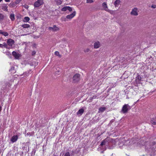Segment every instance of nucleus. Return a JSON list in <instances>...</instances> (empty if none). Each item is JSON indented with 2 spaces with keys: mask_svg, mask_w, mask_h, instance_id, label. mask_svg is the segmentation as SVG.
I'll use <instances>...</instances> for the list:
<instances>
[{
  "mask_svg": "<svg viewBox=\"0 0 156 156\" xmlns=\"http://www.w3.org/2000/svg\"><path fill=\"white\" fill-rule=\"evenodd\" d=\"M106 110V108L105 107H101L99 109V111L101 112H103Z\"/></svg>",
  "mask_w": 156,
  "mask_h": 156,
  "instance_id": "24",
  "label": "nucleus"
},
{
  "mask_svg": "<svg viewBox=\"0 0 156 156\" xmlns=\"http://www.w3.org/2000/svg\"><path fill=\"white\" fill-rule=\"evenodd\" d=\"M102 5L103 7V8L106 11H107L108 12H110V10H109L108 9V7L107 6V4L106 2H103L102 4Z\"/></svg>",
  "mask_w": 156,
  "mask_h": 156,
  "instance_id": "11",
  "label": "nucleus"
},
{
  "mask_svg": "<svg viewBox=\"0 0 156 156\" xmlns=\"http://www.w3.org/2000/svg\"><path fill=\"white\" fill-rule=\"evenodd\" d=\"M55 54L56 55L58 56L59 55V53L58 51H55Z\"/></svg>",
  "mask_w": 156,
  "mask_h": 156,
  "instance_id": "30",
  "label": "nucleus"
},
{
  "mask_svg": "<svg viewBox=\"0 0 156 156\" xmlns=\"http://www.w3.org/2000/svg\"><path fill=\"white\" fill-rule=\"evenodd\" d=\"M105 140L106 142H107V143H108L109 142H112V139L109 137H107L105 139Z\"/></svg>",
  "mask_w": 156,
  "mask_h": 156,
  "instance_id": "18",
  "label": "nucleus"
},
{
  "mask_svg": "<svg viewBox=\"0 0 156 156\" xmlns=\"http://www.w3.org/2000/svg\"><path fill=\"white\" fill-rule=\"evenodd\" d=\"M0 47L2 48H3V45H2V44H0Z\"/></svg>",
  "mask_w": 156,
  "mask_h": 156,
  "instance_id": "35",
  "label": "nucleus"
},
{
  "mask_svg": "<svg viewBox=\"0 0 156 156\" xmlns=\"http://www.w3.org/2000/svg\"><path fill=\"white\" fill-rule=\"evenodd\" d=\"M108 148H109V149H111L112 148H111V147H108Z\"/></svg>",
  "mask_w": 156,
  "mask_h": 156,
  "instance_id": "43",
  "label": "nucleus"
},
{
  "mask_svg": "<svg viewBox=\"0 0 156 156\" xmlns=\"http://www.w3.org/2000/svg\"><path fill=\"white\" fill-rule=\"evenodd\" d=\"M21 26L23 28H26L29 27H30V25L29 24H25L22 25Z\"/></svg>",
  "mask_w": 156,
  "mask_h": 156,
  "instance_id": "21",
  "label": "nucleus"
},
{
  "mask_svg": "<svg viewBox=\"0 0 156 156\" xmlns=\"http://www.w3.org/2000/svg\"><path fill=\"white\" fill-rule=\"evenodd\" d=\"M76 12L74 11L70 15H68L66 16V18L69 19H71L73 18L76 15Z\"/></svg>",
  "mask_w": 156,
  "mask_h": 156,
  "instance_id": "9",
  "label": "nucleus"
},
{
  "mask_svg": "<svg viewBox=\"0 0 156 156\" xmlns=\"http://www.w3.org/2000/svg\"><path fill=\"white\" fill-rule=\"evenodd\" d=\"M30 65H31V66H33V65H36V63L35 62H34V65L33 64H31H31Z\"/></svg>",
  "mask_w": 156,
  "mask_h": 156,
  "instance_id": "42",
  "label": "nucleus"
},
{
  "mask_svg": "<svg viewBox=\"0 0 156 156\" xmlns=\"http://www.w3.org/2000/svg\"><path fill=\"white\" fill-rule=\"evenodd\" d=\"M44 2L42 0H38L34 3V7H38L41 5L43 4Z\"/></svg>",
  "mask_w": 156,
  "mask_h": 156,
  "instance_id": "4",
  "label": "nucleus"
},
{
  "mask_svg": "<svg viewBox=\"0 0 156 156\" xmlns=\"http://www.w3.org/2000/svg\"><path fill=\"white\" fill-rule=\"evenodd\" d=\"M5 0L6 2H10V0Z\"/></svg>",
  "mask_w": 156,
  "mask_h": 156,
  "instance_id": "40",
  "label": "nucleus"
},
{
  "mask_svg": "<svg viewBox=\"0 0 156 156\" xmlns=\"http://www.w3.org/2000/svg\"><path fill=\"white\" fill-rule=\"evenodd\" d=\"M142 77L139 75H138L136 77V80L137 82H139L141 80Z\"/></svg>",
  "mask_w": 156,
  "mask_h": 156,
  "instance_id": "16",
  "label": "nucleus"
},
{
  "mask_svg": "<svg viewBox=\"0 0 156 156\" xmlns=\"http://www.w3.org/2000/svg\"><path fill=\"white\" fill-rule=\"evenodd\" d=\"M87 3H91L92 2V0H87Z\"/></svg>",
  "mask_w": 156,
  "mask_h": 156,
  "instance_id": "34",
  "label": "nucleus"
},
{
  "mask_svg": "<svg viewBox=\"0 0 156 156\" xmlns=\"http://www.w3.org/2000/svg\"><path fill=\"white\" fill-rule=\"evenodd\" d=\"M2 45H3V48H9V47L8 45L5 43H3Z\"/></svg>",
  "mask_w": 156,
  "mask_h": 156,
  "instance_id": "28",
  "label": "nucleus"
},
{
  "mask_svg": "<svg viewBox=\"0 0 156 156\" xmlns=\"http://www.w3.org/2000/svg\"><path fill=\"white\" fill-rule=\"evenodd\" d=\"M2 0H0V2H1Z\"/></svg>",
  "mask_w": 156,
  "mask_h": 156,
  "instance_id": "44",
  "label": "nucleus"
},
{
  "mask_svg": "<svg viewBox=\"0 0 156 156\" xmlns=\"http://www.w3.org/2000/svg\"><path fill=\"white\" fill-rule=\"evenodd\" d=\"M64 156H70V154L69 152L66 153Z\"/></svg>",
  "mask_w": 156,
  "mask_h": 156,
  "instance_id": "31",
  "label": "nucleus"
},
{
  "mask_svg": "<svg viewBox=\"0 0 156 156\" xmlns=\"http://www.w3.org/2000/svg\"><path fill=\"white\" fill-rule=\"evenodd\" d=\"M151 7L153 8H156V5H152L151 6Z\"/></svg>",
  "mask_w": 156,
  "mask_h": 156,
  "instance_id": "36",
  "label": "nucleus"
},
{
  "mask_svg": "<svg viewBox=\"0 0 156 156\" xmlns=\"http://www.w3.org/2000/svg\"><path fill=\"white\" fill-rule=\"evenodd\" d=\"M5 16L2 14L0 13V20H4Z\"/></svg>",
  "mask_w": 156,
  "mask_h": 156,
  "instance_id": "27",
  "label": "nucleus"
},
{
  "mask_svg": "<svg viewBox=\"0 0 156 156\" xmlns=\"http://www.w3.org/2000/svg\"><path fill=\"white\" fill-rule=\"evenodd\" d=\"M96 96H94L92 98V99H95L96 98Z\"/></svg>",
  "mask_w": 156,
  "mask_h": 156,
  "instance_id": "37",
  "label": "nucleus"
},
{
  "mask_svg": "<svg viewBox=\"0 0 156 156\" xmlns=\"http://www.w3.org/2000/svg\"><path fill=\"white\" fill-rule=\"evenodd\" d=\"M18 136L17 135H14L13 136L10 140L12 143L16 142L18 140Z\"/></svg>",
  "mask_w": 156,
  "mask_h": 156,
  "instance_id": "10",
  "label": "nucleus"
},
{
  "mask_svg": "<svg viewBox=\"0 0 156 156\" xmlns=\"http://www.w3.org/2000/svg\"><path fill=\"white\" fill-rule=\"evenodd\" d=\"M121 2L120 0H116L114 3V5L115 7L117 6Z\"/></svg>",
  "mask_w": 156,
  "mask_h": 156,
  "instance_id": "17",
  "label": "nucleus"
},
{
  "mask_svg": "<svg viewBox=\"0 0 156 156\" xmlns=\"http://www.w3.org/2000/svg\"><path fill=\"white\" fill-rule=\"evenodd\" d=\"M106 148H105V150H106Z\"/></svg>",
  "mask_w": 156,
  "mask_h": 156,
  "instance_id": "46",
  "label": "nucleus"
},
{
  "mask_svg": "<svg viewBox=\"0 0 156 156\" xmlns=\"http://www.w3.org/2000/svg\"><path fill=\"white\" fill-rule=\"evenodd\" d=\"M84 111V110L83 108L80 109L76 112V114L77 115H81L83 113Z\"/></svg>",
  "mask_w": 156,
  "mask_h": 156,
  "instance_id": "13",
  "label": "nucleus"
},
{
  "mask_svg": "<svg viewBox=\"0 0 156 156\" xmlns=\"http://www.w3.org/2000/svg\"><path fill=\"white\" fill-rule=\"evenodd\" d=\"M58 72H60V71H58Z\"/></svg>",
  "mask_w": 156,
  "mask_h": 156,
  "instance_id": "45",
  "label": "nucleus"
},
{
  "mask_svg": "<svg viewBox=\"0 0 156 156\" xmlns=\"http://www.w3.org/2000/svg\"><path fill=\"white\" fill-rule=\"evenodd\" d=\"M57 5H59L62 4V2L61 0H55Z\"/></svg>",
  "mask_w": 156,
  "mask_h": 156,
  "instance_id": "25",
  "label": "nucleus"
},
{
  "mask_svg": "<svg viewBox=\"0 0 156 156\" xmlns=\"http://www.w3.org/2000/svg\"><path fill=\"white\" fill-rule=\"evenodd\" d=\"M80 79V75L78 73H76L73 77V81L74 83L78 82L79 81Z\"/></svg>",
  "mask_w": 156,
  "mask_h": 156,
  "instance_id": "3",
  "label": "nucleus"
},
{
  "mask_svg": "<svg viewBox=\"0 0 156 156\" xmlns=\"http://www.w3.org/2000/svg\"><path fill=\"white\" fill-rule=\"evenodd\" d=\"M67 10L69 12L72 11V8L68 6H66L62 8L61 9V11H66Z\"/></svg>",
  "mask_w": 156,
  "mask_h": 156,
  "instance_id": "7",
  "label": "nucleus"
},
{
  "mask_svg": "<svg viewBox=\"0 0 156 156\" xmlns=\"http://www.w3.org/2000/svg\"><path fill=\"white\" fill-rule=\"evenodd\" d=\"M10 18L12 21H13L15 19V15L13 14H11L10 16Z\"/></svg>",
  "mask_w": 156,
  "mask_h": 156,
  "instance_id": "23",
  "label": "nucleus"
},
{
  "mask_svg": "<svg viewBox=\"0 0 156 156\" xmlns=\"http://www.w3.org/2000/svg\"><path fill=\"white\" fill-rule=\"evenodd\" d=\"M107 142H106L105 139H104L101 142L100 146H103L104 145H105L106 144H107Z\"/></svg>",
  "mask_w": 156,
  "mask_h": 156,
  "instance_id": "22",
  "label": "nucleus"
},
{
  "mask_svg": "<svg viewBox=\"0 0 156 156\" xmlns=\"http://www.w3.org/2000/svg\"><path fill=\"white\" fill-rule=\"evenodd\" d=\"M14 43V41L11 39H9L7 41V45H8L9 47V48L12 47Z\"/></svg>",
  "mask_w": 156,
  "mask_h": 156,
  "instance_id": "6",
  "label": "nucleus"
},
{
  "mask_svg": "<svg viewBox=\"0 0 156 156\" xmlns=\"http://www.w3.org/2000/svg\"><path fill=\"white\" fill-rule=\"evenodd\" d=\"M7 8L8 6L6 5L2 6V9L4 11L7 12L8 10Z\"/></svg>",
  "mask_w": 156,
  "mask_h": 156,
  "instance_id": "19",
  "label": "nucleus"
},
{
  "mask_svg": "<svg viewBox=\"0 0 156 156\" xmlns=\"http://www.w3.org/2000/svg\"><path fill=\"white\" fill-rule=\"evenodd\" d=\"M151 123L154 125H156V118H152L151 121Z\"/></svg>",
  "mask_w": 156,
  "mask_h": 156,
  "instance_id": "15",
  "label": "nucleus"
},
{
  "mask_svg": "<svg viewBox=\"0 0 156 156\" xmlns=\"http://www.w3.org/2000/svg\"><path fill=\"white\" fill-rule=\"evenodd\" d=\"M20 0H17V2L16 1V3H17V4L18 3L20 2Z\"/></svg>",
  "mask_w": 156,
  "mask_h": 156,
  "instance_id": "38",
  "label": "nucleus"
},
{
  "mask_svg": "<svg viewBox=\"0 0 156 156\" xmlns=\"http://www.w3.org/2000/svg\"><path fill=\"white\" fill-rule=\"evenodd\" d=\"M30 20V18L28 17H25L23 19V21L24 22H27Z\"/></svg>",
  "mask_w": 156,
  "mask_h": 156,
  "instance_id": "26",
  "label": "nucleus"
},
{
  "mask_svg": "<svg viewBox=\"0 0 156 156\" xmlns=\"http://www.w3.org/2000/svg\"><path fill=\"white\" fill-rule=\"evenodd\" d=\"M0 34H2L5 37L8 36L9 35L8 33L6 32L3 31L1 30H0Z\"/></svg>",
  "mask_w": 156,
  "mask_h": 156,
  "instance_id": "14",
  "label": "nucleus"
},
{
  "mask_svg": "<svg viewBox=\"0 0 156 156\" xmlns=\"http://www.w3.org/2000/svg\"><path fill=\"white\" fill-rule=\"evenodd\" d=\"M12 55L16 59H19L21 57V55L20 54L15 51H13L12 52Z\"/></svg>",
  "mask_w": 156,
  "mask_h": 156,
  "instance_id": "8",
  "label": "nucleus"
},
{
  "mask_svg": "<svg viewBox=\"0 0 156 156\" xmlns=\"http://www.w3.org/2000/svg\"><path fill=\"white\" fill-rule=\"evenodd\" d=\"M36 53V52L35 51H33L32 53V55H35V54Z\"/></svg>",
  "mask_w": 156,
  "mask_h": 156,
  "instance_id": "33",
  "label": "nucleus"
},
{
  "mask_svg": "<svg viewBox=\"0 0 156 156\" xmlns=\"http://www.w3.org/2000/svg\"><path fill=\"white\" fill-rule=\"evenodd\" d=\"M131 108L128 104H125L122 107V112L124 113H126Z\"/></svg>",
  "mask_w": 156,
  "mask_h": 156,
  "instance_id": "1",
  "label": "nucleus"
},
{
  "mask_svg": "<svg viewBox=\"0 0 156 156\" xmlns=\"http://www.w3.org/2000/svg\"><path fill=\"white\" fill-rule=\"evenodd\" d=\"M94 48H98L100 47V43L98 41H97L94 43Z\"/></svg>",
  "mask_w": 156,
  "mask_h": 156,
  "instance_id": "12",
  "label": "nucleus"
},
{
  "mask_svg": "<svg viewBox=\"0 0 156 156\" xmlns=\"http://www.w3.org/2000/svg\"><path fill=\"white\" fill-rule=\"evenodd\" d=\"M27 135H31L30 134V132L28 133L27 134Z\"/></svg>",
  "mask_w": 156,
  "mask_h": 156,
  "instance_id": "39",
  "label": "nucleus"
},
{
  "mask_svg": "<svg viewBox=\"0 0 156 156\" xmlns=\"http://www.w3.org/2000/svg\"><path fill=\"white\" fill-rule=\"evenodd\" d=\"M62 20L64 21H67V20H66V19H67L66 18H66H62Z\"/></svg>",
  "mask_w": 156,
  "mask_h": 156,
  "instance_id": "32",
  "label": "nucleus"
},
{
  "mask_svg": "<svg viewBox=\"0 0 156 156\" xmlns=\"http://www.w3.org/2000/svg\"><path fill=\"white\" fill-rule=\"evenodd\" d=\"M90 49L88 48H87L86 49H85L84 50V51L85 52H87L89 51H90Z\"/></svg>",
  "mask_w": 156,
  "mask_h": 156,
  "instance_id": "29",
  "label": "nucleus"
},
{
  "mask_svg": "<svg viewBox=\"0 0 156 156\" xmlns=\"http://www.w3.org/2000/svg\"><path fill=\"white\" fill-rule=\"evenodd\" d=\"M59 58H61V55H60L59 54V55H58Z\"/></svg>",
  "mask_w": 156,
  "mask_h": 156,
  "instance_id": "41",
  "label": "nucleus"
},
{
  "mask_svg": "<svg viewBox=\"0 0 156 156\" xmlns=\"http://www.w3.org/2000/svg\"><path fill=\"white\" fill-rule=\"evenodd\" d=\"M15 68L14 67H12L11 68L9 69V72H11V73H15L16 71L14 69Z\"/></svg>",
  "mask_w": 156,
  "mask_h": 156,
  "instance_id": "20",
  "label": "nucleus"
},
{
  "mask_svg": "<svg viewBox=\"0 0 156 156\" xmlns=\"http://www.w3.org/2000/svg\"><path fill=\"white\" fill-rule=\"evenodd\" d=\"M50 31L52 32H56L59 30V28L57 27L56 25H54L52 27H49L48 28Z\"/></svg>",
  "mask_w": 156,
  "mask_h": 156,
  "instance_id": "5",
  "label": "nucleus"
},
{
  "mask_svg": "<svg viewBox=\"0 0 156 156\" xmlns=\"http://www.w3.org/2000/svg\"><path fill=\"white\" fill-rule=\"evenodd\" d=\"M138 10L137 8L136 7L133 9L130 13L131 15L133 16H138Z\"/></svg>",
  "mask_w": 156,
  "mask_h": 156,
  "instance_id": "2",
  "label": "nucleus"
}]
</instances>
